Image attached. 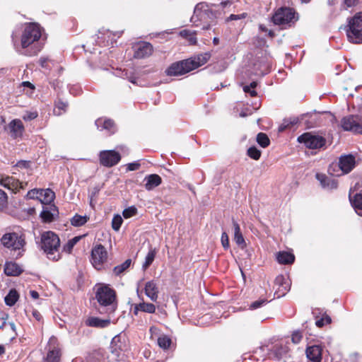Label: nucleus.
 I'll return each instance as SVG.
<instances>
[{"label":"nucleus","instance_id":"59","mask_svg":"<svg viewBox=\"0 0 362 362\" xmlns=\"http://www.w3.org/2000/svg\"><path fill=\"white\" fill-rule=\"evenodd\" d=\"M48 62L47 58L42 57L40 59L39 62L42 67H46L47 66V62Z\"/></svg>","mask_w":362,"mask_h":362},{"label":"nucleus","instance_id":"48","mask_svg":"<svg viewBox=\"0 0 362 362\" xmlns=\"http://www.w3.org/2000/svg\"><path fill=\"white\" fill-rule=\"evenodd\" d=\"M267 303V300L266 299H259L256 301H254L251 303L250 305V308L251 310H255L257 308H260L261 306L265 305Z\"/></svg>","mask_w":362,"mask_h":362},{"label":"nucleus","instance_id":"55","mask_svg":"<svg viewBox=\"0 0 362 362\" xmlns=\"http://www.w3.org/2000/svg\"><path fill=\"white\" fill-rule=\"evenodd\" d=\"M243 90L247 93H250V95L252 97H254L257 95L256 91L254 89L251 88L250 86H245L243 87Z\"/></svg>","mask_w":362,"mask_h":362},{"label":"nucleus","instance_id":"18","mask_svg":"<svg viewBox=\"0 0 362 362\" xmlns=\"http://www.w3.org/2000/svg\"><path fill=\"white\" fill-rule=\"evenodd\" d=\"M146 296L153 302H156L158 298L159 289L157 283L153 281H149L146 283L144 287Z\"/></svg>","mask_w":362,"mask_h":362},{"label":"nucleus","instance_id":"62","mask_svg":"<svg viewBox=\"0 0 362 362\" xmlns=\"http://www.w3.org/2000/svg\"><path fill=\"white\" fill-rule=\"evenodd\" d=\"M30 295L33 299H37L39 298V293L36 291H30Z\"/></svg>","mask_w":362,"mask_h":362},{"label":"nucleus","instance_id":"34","mask_svg":"<svg viewBox=\"0 0 362 362\" xmlns=\"http://www.w3.org/2000/svg\"><path fill=\"white\" fill-rule=\"evenodd\" d=\"M257 142L262 148H266L269 145L270 140L266 134L261 132L257 135Z\"/></svg>","mask_w":362,"mask_h":362},{"label":"nucleus","instance_id":"11","mask_svg":"<svg viewBox=\"0 0 362 362\" xmlns=\"http://www.w3.org/2000/svg\"><path fill=\"white\" fill-rule=\"evenodd\" d=\"M47 354L46 362H59L61 358V349L57 339L52 336L49 338L47 345Z\"/></svg>","mask_w":362,"mask_h":362},{"label":"nucleus","instance_id":"26","mask_svg":"<svg viewBox=\"0 0 362 362\" xmlns=\"http://www.w3.org/2000/svg\"><path fill=\"white\" fill-rule=\"evenodd\" d=\"M145 188L147 190H152L161 183V177L157 174H151L144 178Z\"/></svg>","mask_w":362,"mask_h":362},{"label":"nucleus","instance_id":"36","mask_svg":"<svg viewBox=\"0 0 362 362\" xmlns=\"http://www.w3.org/2000/svg\"><path fill=\"white\" fill-rule=\"evenodd\" d=\"M171 342L172 341L170 338L166 335H162L158 339V346L163 349H168L171 344Z\"/></svg>","mask_w":362,"mask_h":362},{"label":"nucleus","instance_id":"30","mask_svg":"<svg viewBox=\"0 0 362 362\" xmlns=\"http://www.w3.org/2000/svg\"><path fill=\"white\" fill-rule=\"evenodd\" d=\"M89 219L87 216H81L76 214L71 219V223L75 227H79L83 226Z\"/></svg>","mask_w":362,"mask_h":362},{"label":"nucleus","instance_id":"35","mask_svg":"<svg viewBox=\"0 0 362 362\" xmlns=\"http://www.w3.org/2000/svg\"><path fill=\"white\" fill-rule=\"evenodd\" d=\"M139 309L141 310V312L154 313L156 308L155 305L153 303L141 302L139 303Z\"/></svg>","mask_w":362,"mask_h":362},{"label":"nucleus","instance_id":"21","mask_svg":"<svg viewBox=\"0 0 362 362\" xmlns=\"http://www.w3.org/2000/svg\"><path fill=\"white\" fill-rule=\"evenodd\" d=\"M322 348L318 345H313L307 347L306 356L311 362H321Z\"/></svg>","mask_w":362,"mask_h":362},{"label":"nucleus","instance_id":"31","mask_svg":"<svg viewBox=\"0 0 362 362\" xmlns=\"http://www.w3.org/2000/svg\"><path fill=\"white\" fill-rule=\"evenodd\" d=\"M156 255V250L151 248L146 256L145 262L142 265L144 270H146L153 262Z\"/></svg>","mask_w":362,"mask_h":362},{"label":"nucleus","instance_id":"42","mask_svg":"<svg viewBox=\"0 0 362 362\" xmlns=\"http://www.w3.org/2000/svg\"><path fill=\"white\" fill-rule=\"evenodd\" d=\"M137 213V209L135 206H130L127 209H125L123 212L122 215L125 218H129L130 217H132L135 216Z\"/></svg>","mask_w":362,"mask_h":362},{"label":"nucleus","instance_id":"60","mask_svg":"<svg viewBox=\"0 0 362 362\" xmlns=\"http://www.w3.org/2000/svg\"><path fill=\"white\" fill-rule=\"evenodd\" d=\"M40 51V49H35L33 51H28V50H25V52H23L24 54L25 55H29V56H31V55H35L38 52Z\"/></svg>","mask_w":362,"mask_h":362},{"label":"nucleus","instance_id":"56","mask_svg":"<svg viewBox=\"0 0 362 362\" xmlns=\"http://www.w3.org/2000/svg\"><path fill=\"white\" fill-rule=\"evenodd\" d=\"M67 107V103L62 101H58L56 104V107L59 110H65Z\"/></svg>","mask_w":362,"mask_h":362},{"label":"nucleus","instance_id":"8","mask_svg":"<svg viewBox=\"0 0 362 362\" xmlns=\"http://www.w3.org/2000/svg\"><path fill=\"white\" fill-rule=\"evenodd\" d=\"M298 141L304 144L306 148L310 149L321 148L326 144V139L323 136L311 133H305L300 135L298 138Z\"/></svg>","mask_w":362,"mask_h":362},{"label":"nucleus","instance_id":"45","mask_svg":"<svg viewBox=\"0 0 362 362\" xmlns=\"http://www.w3.org/2000/svg\"><path fill=\"white\" fill-rule=\"evenodd\" d=\"M40 189H33L27 193L26 197L28 199H37L40 200Z\"/></svg>","mask_w":362,"mask_h":362},{"label":"nucleus","instance_id":"44","mask_svg":"<svg viewBox=\"0 0 362 362\" xmlns=\"http://www.w3.org/2000/svg\"><path fill=\"white\" fill-rule=\"evenodd\" d=\"M331 322V318L328 315H325L322 318L317 320L315 322V325L318 327H322L324 325L327 324H329Z\"/></svg>","mask_w":362,"mask_h":362},{"label":"nucleus","instance_id":"9","mask_svg":"<svg viewBox=\"0 0 362 362\" xmlns=\"http://www.w3.org/2000/svg\"><path fill=\"white\" fill-rule=\"evenodd\" d=\"M341 126L344 131L362 134V117L359 115H349L342 118Z\"/></svg>","mask_w":362,"mask_h":362},{"label":"nucleus","instance_id":"40","mask_svg":"<svg viewBox=\"0 0 362 362\" xmlns=\"http://www.w3.org/2000/svg\"><path fill=\"white\" fill-rule=\"evenodd\" d=\"M247 154L250 158L254 160H259L261 156V151L255 146H252L247 149Z\"/></svg>","mask_w":362,"mask_h":362},{"label":"nucleus","instance_id":"51","mask_svg":"<svg viewBox=\"0 0 362 362\" xmlns=\"http://www.w3.org/2000/svg\"><path fill=\"white\" fill-rule=\"evenodd\" d=\"M38 114L37 112H26L23 116V119L25 121H31L35 119L37 117Z\"/></svg>","mask_w":362,"mask_h":362},{"label":"nucleus","instance_id":"14","mask_svg":"<svg viewBox=\"0 0 362 362\" xmlns=\"http://www.w3.org/2000/svg\"><path fill=\"white\" fill-rule=\"evenodd\" d=\"M0 185L13 193H17L20 189L23 188V184L18 179L12 176L2 177L0 179Z\"/></svg>","mask_w":362,"mask_h":362},{"label":"nucleus","instance_id":"25","mask_svg":"<svg viewBox=\"0 0 362 362\" xmlns=\"http://www.w3.org/2000/svg\"><path fill=\"white\" fill-rule=\"evenodd\" d=\"M86 324L90 327L104 328L110 324V319L102 320L97 317H90L86 320Z\"/></svg>","mask_w":362,"mask_h":362},{"label":"nucleus","instance_id":"46","mask_svg":"<svg viewBox=\"0 0 362 362\" xmlns=\"http://www.w3.org/2000/svg\"><path fill=\"white\" fill-rule=\"evenodd\" d=\"M221 245L225 250H228L230 247L229 238L226 232H223L221 235Z\"/></svg>","mask_w":362,"mask_h":362},{"label":"nucleus","instance_id":"61","mask_svg":"<svg viewBox=\"0 0 362 362\" xmlns=\"http://www.w3.org/2000/svg\"><path fill=\"white\" fill-rule=\"evenodd\" d=\"M158 330H159L158 328L155 327V326L151 327L150 329H149V331H150V332H151L152 336L154 335V334H157L158 332Z\"/></svg>","mask_w":362,"mask_h":362},{"label":"nucleus","instance_id":"32","mask_svg":"<svg viewBox=\"0 0 362 362\" xmlns=\"http://www.w3.org/2000/svg\"><path fill=\"white\" fill-rule=\"evenodd\" d=\"M18 298V294L16 290H11L8 295L5 297L4 300L7 305H13Z\"/></svg>","mask_w":362,"mask_h":362},{"label":"nucleus","instance_id":"38","mask_svg":"<svg viewBox=\"0 0 362 362\" xmlns=\"http://www.w3.org/2000/svg\"><path fill=\"white\" fill-rule=\"evenodd\" d=\"M79 236L70 239L63 247V250L67 253H70L74 245L79 241Z\"/></svg>","mask_w":362,"mask_h":362},{"label":"nucleus","instance_id":"17","mask_svg":"<svg viewBox=\"0 0 362 362\" xmlns=\"http://www.w3.org/2000/svg\"><path fill=\"white\" fill-rule=\"evenodd\" d=\"M8 134L13 139H16L22 136L24 131V126L20 119H13L8 124L6 129Z\"/></svg>","mask_w":362,"mask_h":362},{"label":"nucleus","instance_id":"10","mask_svg":"<svg viewBox=\"0 0 362 362\" xmlns=\"http://www.w3.org/2000/svg\"><path fill=\"white\" fill-rule=\"evenodd\" d=\"M107 259V252L104 246L98 245L92 249L91 263L94 268L100 270Z\"/></svg>","mask_w":362,"mask_h":362},{"label":"nucleus","instance_id":"39","mask_svg":"<svg viewBox=\"0 0 362 362\" xmlns=\"http://www.w3.org/2000/svg\"><path fill=\"white\" fill-rule=\"evenodd\" d=\"M123 223V219L119 214H116L112 220V228L114 230L118 231Z\"/></svg>","mask_w":362,"mask_h":362},{"label":"nucleus","instance_id":"3","mask_svg":"<svg viewBox=\"0 0 362 362\" xmlns=\"http://www.w3.org/2000/svg\"><path fill=\"white\" fill-rule=\"evenodd\" d=\"M95 298L105 312L113 313L117 308L116 293L107 285H102L97 289Z\"/></svg>","mask_w":362,"mask_h":362},{"label":"nucleus","instance_id":"15","mask_svg":"<svg viewBox=\"0 0 362 362\" xmlns=\"http://www.w3.org/2000/svg\"><path fill=\"white\" fill-rule=\"evenodd\" d=\"M356 165L355 157L351 154L341 156L339 160V167L343 174L350 173Z\"/></svg>","mask_w":362,"mask_h":362},{"label":"nucleus","instance_id":"1","mask_svg":"<svg viewBox=\"0 0 362 362\" xmlns=\"http://www.w3.org/2000/svg\"><path fill=\"white\" fill-rule=\"evenodd\" d=\"M218 12L211 8V6L206 2L198 3L194 9L191 17V22L195 26L202 25L203 30H209L211 22L218 18Z\"/></svg>","mask_w":362,"mask_h":362},{"label":"nucleus","instance_id":"53","mask_svg":"<svg viewBox=\"0 0 362 362\" xmlns=\"http://www.w3.org/2000/svg\"><path fill=\"white\" fill-rule=\"evenodd\" d=\"M358 0H344V8L346 9L350 7H353L356 5Z\"/></svg>","mask_w":362,"mask_h":362},{"label":"nucleus","instance_id":"41","mask_svg":"<svg viewBox=\"0 0 362 362\" xmlns=\"http://www.w3.org/2000/svg\"><path fill=\"white\" fill-rule=\"evenodd\" d=\"M40 217L45 222H50L53 220V214L47 208L43 209L40 213Z\"/></svg>","mask_w":362,"mask_h":362},{"label":"nucleus","instance_id":"43","mask_svg":"<svg viewBox=\"0 0 362 362\" xmlns=\"http://www.w3.org/2000/svg\"><path fill=\"white\" fill-rule=\"evenodd\" d=\"M8 197L7 194L0 189V210H3L7 206Z\"/></svg>","mask_w":362,"mask_h":362},{"label":"nucleus","instance_id":"6","mask_svg":"<svg viewBox=\"0 0 362 362\" xmlns=\"http://www.w3.org/2000/svg\"><path fill=\"white\" fill-rule=\"evenodd\" d=\"M42 35L41 28L37 23H29L26 25L21 38V45L25 49L30 46L34 45Z\"/></svg>","mask_w":362,"mask_h":362},{"label":"nucleus","instance_id":"4","mask_svg":"<svg viewBox=\"0 0 362 362\" xmlns=\"http://www.w3.org/2000/svg\"><path fill=\"white\" fill-rule=\"evenodd\" d=\"M344 29L350 42L362 43V12H358L352 18H349L348 24Z\"/></svg>","mask_w":362,"mask_h":362},{"label":"nucleus","instance_id":"50","mask_svg":"<svg viewBox=\"0 0 362 362\" xmlns=\"http://www.w3.org/2000/svg\"><path fill=\"white\" fill-rule=\"evenodd\" d=\"M284 277L282 275L278 276L275 279V284L279 285L280 287H283L284 291H286L288 290V285L286 283H284Z\"/></svg>","mask_w":362,"mask_h":362},{"label":"nucleus","instance_id":"64","mask_svg":"<svg viewBox=\"0 0 362 362\" xmlns=\"http://www.w3.org/2000/svg\"><path fill=\"white\" fill-rule=\"evenodd\" d=\"M139 311H141V310H140V309H139V303H138V304H136V305H134V314L136 315H138V313H139Z\"/></svg>","mask_w":362,"mask_h":362},{"label":"nucleus","instance_id":"37","mask_svg":"<svg viewBox=\"0 0 362 362\" xmlns=\"http://www.w3.org/2000/svg\"><path fill=\"white\" fill-rule=\"evenodd\" d=\"M298 119L296 118L290 119H284L281 125L279 127L278 131L279 132H282L286 130L287 128H289L291 126L298 123Z\"/></svg>","mask_w":362,"mask_h":362},{"label":"nucleus","instance_id":"20","mask_svg":"<svg viewBox=\"0 0 362 362\" xmlns=\"http://www.w3.org/2000/svg\"><path fill=\"white\" fill-rule=\"evenodd\" d=\"M95 123L100 131L107 130L110 134H112L116 132V127L112 119L98 118Z\"/></svg>","mask_w":362,"mask_h":362},{"label":"nucleus","instance_id":"52","mask_svg":"<svg viewBox=\"0 0 362 362\" xmlns=\"http://www.w3.org/2000/svg\"><path fill=\"white\" fill-rule=\"evenodd\" d=\"M247 16V14L245 13H241V14H231L230 16L227 18L226 21H237L243 19Z\"/></svg>","mask_w":362,"mask_h":362},{"label":"nucleus","instance_id":"33","mask_svg":"<svg viewBox=\"0 0 362 362\" xmlns=\"http://www.w3.org/2000/svg\"><path fill=\"white\" fill-rule=\"evenodd\" d=\"M131 263L132 260L130 259H128L122 264L115 267L113 269L114 274L117 276L122 274L125 270H127L130 267Z\"/></svg>","mask_w":362,"mask_h":362},{"label":"nucleus","instance_id":"7","mask_svg":"<svg viewBox=\"0 0 362 362\" xmlns=\"http://www.w3.org/2000/svg\"><path fill=\"white\" fill-rule=\"evenodd\" d=\"M4 246L17 252L16 257L21 256L23 251V248L25 244V236L18 233H8L4 234L1 239Z\"/></svg>","mask_w":362,"mask_h":362},{"label":"nucleus","instance_id":"24","mask_svg":"<svg viewBox=\"0 0 362 362\" xmlns=\"http://www.w3.org/2000/svg\"><path fill=\"white\" fill-rule=\"evenodd\" d=\"M351 190L349 192V200L351 204V206L355 209L356 212L362 216V194L356 193L354 196L351 195Z\"/></svg>","mask_w":362,"mask_h":362},{"label":"nucleus","instance_id":"5","mask_svg":"<svg viewBox=\"0 0 362 362\" xmlns=\"http://www.w3.org/2000/svg\"><path fill=\"white\" fill-rule=\"evenodd\" d=\"M297 20L295 10L290 7L279 8L272 16L273 23L282 29L291 27Z\"/></svg>","mask_w":362,"mask_h":362},{"label":"nucleus","instance_id":"23","mask_svg":"<svg viewBox=\"0 0 362 362\" xmlns=\"http://www.w3.org/2000/svg\"><path fill=\"white\" fill-rule=\"evenodd\" d=\"M232 223L234 230V241L240 248H244L246 246V243L240 231V226L234 219L232 220Z\"/></svg>","mask_w":362,"mask_h":362},{"label":"nucleus","instance_id":"2","mask_svg":"<svg viewBox=\"0 0 362 362\" xmlns=\"http://www.w3.org/2000/svg\"><path fill=\"white\" fill-rule=\"evenodd\" d=\"M59 247L60 240L57 234L52 231H45L42 233L40 247L49 259L57 261L61 258Z\"/></svg>","mask_w":362,"mask_h":362},{"label":"nucleus","instance_id":"49","mask_svg":"<svg viewBox=\"0 0 362 362\" xmlns=\"http://www.w3.org/2000/svg\"><path fill=\"white\" fill-rule=\"evenodd\" d=\"M180 35L184 37H188L189 41L192 43L196 44L197 38L195 36L192 35L189 30H184L180 32Z\"/></svg>","mask_w":362,"mask_h":362},{"label":"nucleus","instance_id":"47","mask_svg":"<svg viewBox=\"0 0 362 362\" xmlns=\"http://www.w3.org/2000/svg\"><path fill=\"white\" fill-rule=\"evenodd\" d=\"M303 338V334L300 331H295L291 335V341L293 344H298Z\"/></svg>","mask_w":362,"mask_h":362},{"label":"nucleus","instance_id":"54","mask_svg":"<svg viewBox=\"0 0 362 362\" xmlns=\"http://www.w3.org/2000/svg\"><path fill=\"white\" fill-rule=\"evenodd\" d=\"M140 163L138 162L131 163L127 165V170L130 171L136 170L140 167Z\"/></svg>","mask_w":362,"mask_h":362},{"label":"nucleus","instance_id":"13","mask_svg":"<svg viewBox=\"0 0 362 362\" xmlns=\"http://www.w3.org/2000/svg\"><path fill=\"white\" fill-rule=\"evenodd\" d=\"M187 60H182L171 64L165 71L168 76H181L191 71Z\"/></svg>","mask_w":362,"mask_h":362},{"label":"nucleus","instance_id":"58","mask_svg":"<svg viewBox=\"0 0 362 362\" xmlns=\"http://www.w3.org/2000/svg\"><path fill=\"white\" fill-rule=\"evenodd\" d=\"M2 323L0 325V329L4 327L6 325V320L8 319V315L4 314L1 317Z\"/></svg>","mask_w":362,"mask_h":362},{"label":"nucleus","instance_id":"63","mask_svg":"<svg viewBox=\"0 0 362 362\" xmlns=\"http://www.w3.org/2000/svg\"><path fill=\"white\" fill-rule=\"evenodd\" d=\"M33 315L37 320L40 321L41 320V315L37 311H33Z\"/></svg>","mask_w":362,"mask_h":362},{"label":"nucleus","instance_id":"12","mask_svg":"<svg viewBox=\"0 0 362 362\" xmlns=\"http://www.w3.org/2000/svg\"><path fill=\"white\" fill-rule=\"evenodd\" d=\"M121 159L119 153L113 150L103 151L100 153V162L105 167H112L117 164Z\"/></svg>","mask_w":362,"mask_h":362},{"label":"nucleus","instance_id":"22","mask_svg":"<svg viewBox=\"0 0 362 362\" xmlns=\"http://www.w3.org/2000/svg\"><path fill=\"white\" fill-rule=\"evenodd\" d=\"M316 178L324 188L332 189H336L338 186V182L336 180L328 177L325 174L317 173Z\"/></svg>","mask_w":362,"mask_h":362},{"label":"nucleus","instance_id":"29","mask_svg":"<svg viewBox=\"0 0 362 362\" xmlns=\"http://www.w3.org/2000/svg\"><path fill=\"white\" fill-rule=\"evenodd\" d=\"M40 197L42 204H48L54 200L55 194L50 189H40Z\"/></svg>","mask_w":362,"mask_h":362},{"label":"nucleus","instance_id":"19","mask_svg":"<svg viewBox=\"0 0 362 362\" xmlns=\"http://www.w3.org/2000/svg\"><path fill=\"white\" fill-rule=\"evenodd\" d=\"M211 54L209 53H204L198 54L197 56L188 59L187 62L189 63V66L190 67L191 71L204 65L206 64L208 60L210 59Z\"/></svg>","mask_w":362,"mask_h":362},{"label":"nucleus","instance_id":"16","mask_svg":"<svg viewBox=\"0 0 362 362\" xmlns=\"http://www.w3.org/2000/svg\"><path fill=\"white\" fill-rule=\"evenodd\" d=\"M153 52V47L148 42H140L134 47V57L143 59L150 56Z\"/></svg>","mask_w":362,"mask_h":362},{"label":"nucleus","instance_id":"27","mask_svg":"<svg viewBox=\"0 0 362 362\" xmlns=\"http://www.w3.org/2000/svg\"><path fill=\"white\" fill-rule=\"evenodd\" d=\"M23 272L22 268L15 262H7L4 267V273L7 276H16L21 274Z\"/></svg>","mask_w":362,"mask_h":362},{"label":"nucleus","instance_id":"57","mask_svg":"<svg viewBox=\"0 0 362 362\" xmlns=\"http://www.w3.org/2000/svg\"><path fill=\"white\" fill-rule=\"evenodd\" d=\"M21 85L23 87L29 88L31 90L35 89V86L29 81H23Z\"/></svg>","mask_w":362,"mask_h":362},{"label":"nucleus","instance_id":"28","mask_svg":"<svg viewBox=\"0 0 362 362\" xmlns=\"http://www.w3.org/2000/svg\"><path fill=\"white\" fill-rule=\"evenodd\" d=\"M276 259L280 264H288L294 262L295 257L291 252L282 251L277 254Z\"/></svg>","mask_w":362,"mask_h":362}]
</instances>
